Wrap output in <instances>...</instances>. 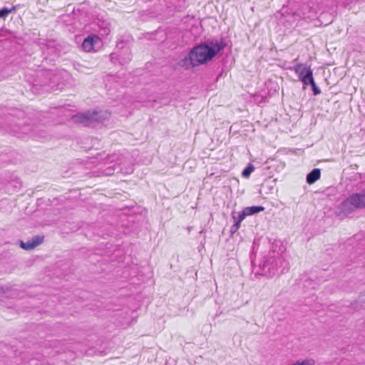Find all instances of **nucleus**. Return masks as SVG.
<instances>
[{"label": "nucleus", "mask_w": 365, "mask_h": 365, "mask_svg": "<svg viewBox=\"0 0 365 365\" xmlns=\"http://www.w3.org/2000/svg\"><path fill=\"white\" fill-rule=\"evenodd\" d=\"M252 273L255 275L273 277L287 272L289 269V262L285 254H280L275 250H270L257 266L254 260Z\"/></svg>", "instance_id": "nucleus-1"}, {"label": "nucleus", "mask_w": 365, "mask_h": 365, "mask_svg": "<svg viewBox=\"0 0 365 365\" xmlns=\"http://www.w3.org/2000/svg\"><path fill=\"white\" fill-rule=\"evenodd\" d=\"M223 39L212 40L194 46L188 54L182 60V66L195 67L211 61L226 46Z\"/></svg>", "instance_id": "nucleus-2"}, {"label": "nucleus", "mask_w": 365, "mask_h": 365, "mask_svg": "<svg viewBox=\"0 0 365 365\" xmlns=\"http://www.w3.org/2000/svg\"><path fill=\"white\" fill-rule=\"evenodd\" d=\"M63 74L62 72L52 70L37 72L36 78L33 83V91L43 93L62 90L64 87L61 81Z\"/></svg>", "instance_id": "nucleus-3"}, {"label": "nucleus", "mask_w": 365, "mask_h": 365, "mask_svg": "<svg viewBox=\"0 0 365 365\" xmlns=\"http://www.w3.org/2000/svg\"><path fill=\"white\" fill-rule=\"evenodd\" d=\"M365 207V189L361 192L353 193L344 200L339 206L340 213L348 215L356 210Z\"/></svg>", "instance_id": "nucleus-4"}, {"label": "nucleus", "mask_w": 365, "mask_h": 365, "mask_svg": "<svg viewBox=\"0 0 365 365\" xmlns=\"http://www.w3.org/2000/svg\"><path fill=\"white\" fill-rule=\"evenodd\" d=\"M109 117V113L103 111H87L79 113L72 116L74 123L83 124L86 126H91L95 122H103Z\"/></svg>", "instance_id": "nucleus-5"}, {"label": "nucleus", "mask_w": 365, "mask_h": 365, "mask_svg": "<svg viewBox=\"0 0 365 365\" xmlns=\"http://www.w3.org/2000/svg\"><path fill=\"white\" fill-rule=\"evenodd\" d=\"M14 134L18 138H24L26 135H29L36 140H43L47 138L46 133L40 130L36 127H34L31 125H24L21 127H18L14 129Z\"/></svg>", "instance_id": "nucleus-6"}, {"label": "nucleus", "mask_w": 365, "mask_h": 365, "mask_svg": "<svg viewBox=\"0 0 365 365\" xmlns=\"http://www.w3.org/2000/svg\"><path fill=\"white\" fill-rule=\"evenodd\" d=\"M298 74L299 79L303 83V88L314 83L313 71L309 66L303 65L302 63H297L289 68Z\"/></svg>", "instance_id": "nucleus-7"}, {"label": "nucleus", "mask_w": 365, "mask_h": 365, "mask_svg": "<svg viewBox=\"0 0 365 365\" xmlns=\"http://www.w3.org/2000/svg\"><path fill=\"white\" fill-rule=\"evenodd\" d=\"M118 160H119V157L115 154L109 155L107 156L106 163H113V164L112 165L108 166L105 169L104 172H105L106 175H112L115 173H122L128 174V173H130L133 172L132 167H129L128 168L126 169V170L123 171L120 166V163H117Z\"/></svg>", "instance_id": "nucleus-8"}, {"label": "nucleus", "mask_w": 365, "mask_h": 365, "mask_svg": "<svg viewBox=\"0 0 365 365\" xmlns=\"http://www.w3.org/2000/svg\"><path fill=\"white\" fill-rule=\"evenodd\" d=\"M110 56L112 60L116 58L121 65L129 63L132 58L131 51L128 47H123L119 53H113Z\"/></svg>", "instance_id": "nucleus-9"}, {"label": "nucleus", "mask_w": 365, "mask_h": 365, "mask_svg": "<svg viewBox=\"0 0 365 365\" xmlns=\"http://www.w3.org/2000/svg\"><path fill=\"white\" fill-rule=\"evenodd\" d=\"M43 236L36 235L26 242L21 240L20 247L25 250H31L41 245L43 242Z\"/></svg>", "instance_id": "nucleus-10"}, {"label": "nucleus", "mask_w": 365, "mask_h": 365, "mask_svg": "<svg viewBox=\"0 0 365 365\" xmlns=\"http://www.w3.org/2000/svg\"><path fill=\"white\" fill-rule=\"evenodd\" d=\"M100 43V38L95 35L87 36L82 43V48L86 52L95 50L96 46Z\"/></svg>", "instance_id": "nucleus-11"}, {"label": "nucleus", "mask_w": 365, "mask_h": 365, "mask_svg": "<svg viewBox=\"0 0 365 365\" xmlns=\"http://www.w3.org/2000/svg\"><path fill=\"white\" fill-rule=\"evenodd\" d=\"M166 5L173 10L181 11L186 8V0H168Z\"/></svg>", "instance_id": "nucleus-12"}, {"label": "nucleus", "mask_w": 365, "mask_h": 365, "mask_svg": "<svg viewBox=\"0 0 365 365\" xmlns=\"http://www.w3.org/2000/svg\"><path fill=\"white\" fill-rule=\"evenodd\" d=\"M321 176V170L319 168L313 169L310 173H309L307 175L306 180L307 182L309 185L314 183L317 180L320 178Z\"/></svg>", "instance_id": "nucleus-13"}, {"label": "nucleus", "mask_w": 365, "mask_h": 365, "mask_svg": "<svg viewBox=\"0 0 365 365\" xmlns=\"http://www.w3.org/2000/svg\"><path fill=\"white\" fill-rule=\"evenodd\" d=\"M264 210V207L263 206H250L244 208V210L245 213L247 214V216L252 215L257 213H259Z\"/></svg>", "instance_id": "nucleus-14"}, {"label": "nucleus", "mask_w": 365, "mask_h": 365, "mask_svg": "<svg viewBox=\"0 0 365 365\" xmlns=\"http://www.w3.org/2000/svg\"><path fill=\"white\" fill-rule=\"evenodd\" d=\"M16 11V6H13L10 9L7 7H3L0 9V19H5L10 14L15 13Z\"/></svg>", "instance_id": "nucleus-15"}, {"label": "nucleus", "mask_w": 365, "mask_h": 365, "mask_svg": "<svg viewBox=\"0 0 365 365\" xmlns=\"http://www.w3.org/2000/svg\"><path fill=\"white\" fill-rule=\"evenodd\" d=\"M247 217V214L245 210H242L241 212H237V214H232V218L234 219V222L240 225L241 222Z\"/></svg>", "instance_id": "nucleus-16"}, {"label": "nucleus", "mask_w": 365, "mask_h": 365, "mask_svg": "<svg viewBox=\"0 0 365 365\" xmlns=\"http://www.w3.org/2000/svg\"><path fill=\"white\" fill-rule=\"evenodd\" d=\"M255 168L252 164H249L242 171V176L247 178L250 176L251 173L254 171Z\"/></svg>", "instance_id": "nucleus-17"}, {"label": "nucleus", "mask_w": 365, "mask_h": 365, "mask_svg": "<svg viewBox=\"0 0 365 365\" xmlns=\"http://www.w3.org/2000/svg\"><path fill=\"white\" fill-rule=\"evenodd\" d=\"M309 86H312L313 94L314 96H317L321 93L322 91H321L320 88L317 86L314 81V83H310Z\"/></svg>", "instance_id": "nucleus-18"}, {"label": "nucleus", "mask_w": 365, "mask_h": 365, "mask_svg": "<svg viewBox=\"0 0 365 365\" xmlns=\"http://www.w3.org/2000/svg\"><path fill=\"white\" fill-rule=\"evenodd\" d=\"M13 186L16 190H19L21 187V182L19 179L14 180Z\"/></svg>", "instance_id": "nucleus-19"}, {"label": "nucleus", "mask_w": 365, "mask_h": 365, "mask_svg": "<svg viewBox=\"0 0 365 365\" xmlns=\"http://www.w3.org/2000/svg\"><path fill=\"white\" fill-rule=\"evenodd\" d=\"M240 224L234 222V224L231 227V230H230L231 232L234 233V232H237V230L240 228Z\"/></svg>", "instance_id": "nucleus-20"}, {"label": "nucleus", "mask_w": 365, "mask_h": 365, "mask_svg": "<svg viewBox=\"0 0 365 365\" xmlns=\"http://www.w3.org/2000/svg\"><path fill=\"white\" fill-rule=\"evenodd\" d=\"M359 301H360V302L364 303V304L362 306L365 307V294H364L359 297Z\"/></svg>", "instance_id": "nucleus-21"}, {"label": "nucleus", "mask_w": 365, "mask_h": 365, "mask_svg": "<svg viewBox=\"0 0 365 365\" xmlns=\"http://www.w3.org/2000/svg\"><path fill=\"white\" fill-rule=\"evenodd\" d=\"M109 33V29H103V32H102V35H107Z\"/></svg>", "instance_id": "nucleus-22"}, {"label": "nucleus", "mask_w": 365, "mask_h": 365, "mask_svg": "<svg viewBox=\"0 0 365 365\" xmlns=\"http://www.w3.org/2000/svg\"><path fill=\"white\" fill-rule=\"evenodd\" d=\"M294 1H296V2H299V0H294Z\"/></svg>", "instance_id": "nucleus-23"}]
</instances>
